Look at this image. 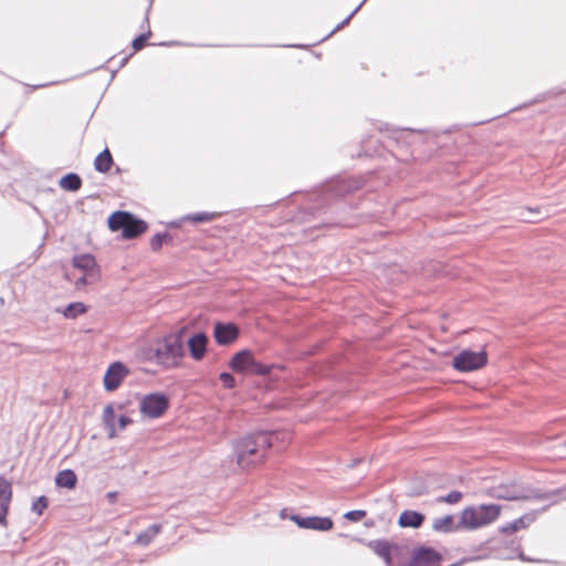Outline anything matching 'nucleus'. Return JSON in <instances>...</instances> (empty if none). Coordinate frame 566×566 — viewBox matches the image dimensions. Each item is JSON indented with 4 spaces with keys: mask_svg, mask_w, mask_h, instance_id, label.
Masks as SVG:
<instances>
[{
    "mask_svg": "<svg viewBox=\"0 0 566 566\" xmlns=\"http://www.w3.org/2000/svg\"><path fill=\"white\" fill-rule=\"evenodd\" d=\"M128 375V369L124 364L113 363L104 375V387L107 391H113L119 387L124 378Z\"/></svg>",
    "mask_w": 566,
    "mask_h": 566,
    "instance_id": "9d476101",
    "label": "nucleus"
},
{
    "mask_svg": "<svg viewBox=\"0 0 566 566\" xmlns=\"http://www.w3.org/2000/svg\"><path fill=\"white\" fill-rule=\"evenodd\" d=\"M292 521H294L300 527L307 530L329 531L333 527V521L329 517H302L298 515H293Z\"/></svg>",
    "mask_w": 566,
    "mask_h": 566,
    "instance_id": "f8f14e48",
    "label": "nucleus"
},
{
    "mask_svg": "<svg viewBox=\"0 0 566 566\" xmlns=\"http://www.w3.org/2000/svg\"><path fill=\"white\" fill-rule=\"evenodd\" d=\"M103 422L107 428V436L114 439L117 436V428L115 423V411L113 405H107L103 410Z\"/></svg>",
    "mask_w": 566,
    "mask_h": 566,
    "instance_id": "f3484780",
    "label": "nucleus"
},
{
    "mask_svg": "<svg viewBox=\"0 0 566 566\" xmlns=\"http://www.w3.org/2000/svg\"><path fill=\"white\" fill-rule=\"evenodd\" d=\"M217 216L218 214L214 212H198V213L188 214L184 219L195 222V223H200V222L212 221L216 219Z\"/></svg>",
    "mask_w": 566,
    "mask_h": 566,
    "instance_id": "393cba45",
    "label": "nucleus"
},
{
    "mask_svg": "<svg viewBox=\"0 0 566 566\" xmlns=\"http://www.w3.org/2000/svg\"><path fill=\"white\" fill-rule=\"evenodd\" d=\"M462 499V493L459 491H452L448 493L442 501L449 504H455Z\"/></svg>",
    "mask_w": 566,
    "mask_h": 566,
    "instance_id": "2f4dec72",
    "label": "nucleus"
},
{
    "mask_svg": "<svg viewBox=\"0 0 566 566\" xmlns=\"http://www.w3.org/2000/svg\"><path fill=\"white\" fill-rule=\"evenodd\" d=\"M74 268L83 271V275L77 279L76 285H87L96 283L99 279V271L95 258L92 254L84 253L75 255L72 260Z\"/></svg>",
    "mask_w": 566,
    "mask_h": 566,
    "instance_id": "6e6552de",
    "label": "nucleus"
},
{
    "mask_svg": "<svg viewBox=\"0 0 566 566\" xmlns=\"http://www.w3.org/2000/svg\"><path fill=\"white\" fill-rule=\"evenodd\" d=\"M190 355L195 360H200L207 349V336L203 333H198L188 340Z\"/></svg>",
    "mask_w": 566,
    "mask_h": 566,
    "instance_id": "2eb2a0df",
    "label": "nucleus"
},
{
    "mask_svg": "<svg viewBox=\"0 0 566 566\" xmlns=\"http://www.w3.org/2000/svg\"><path fill=\"white\" fill-rule=\"evenodd\" d=\"M169 238V235L167 233H157L155 234L151 240H150V247L154 251H157L161 248L164 241Z\"/></svg>",
    "mask_w": 566,
    "mask_h": 566,
    "instance_id": "cd10ccee",
    "label": "nucleus"
},
{
    "mask_svg": "<svg viewBox=\"0 0 566 566\" xmlns=\"http://www.w3.org/2000/svg\"><path fill=\"white\" fill-rule=\"evenodd\" d=\"M107 495H108V497L114 499L116 496V493L109 492Z\"/></svg>",
    "mask_w": 566,
    "mask_h": 566,
    "instance_id": "c9c22d12",
    "label": "nucleus"
},
{
    "mask_svg": "<svg viewBox=\"0 0 566 566\" xmlns=\"http://www.w3.org/2000/svg\"><path fill=\"white\" fill-rule=\"evenodd\" d=\"M46 507L48 499L45 496H40L32 503V511L38 515H41Z\"/></svg>",
    "mask_w": 566,
    "mask_h": 566,
    "instance_id": "bb28decb",
    "label": "nucleus"
},
{
    "mask_svg": "<svg viewBox=\"0 0 566 566\" xmlns=\"http://www.w3.org/2000/svg\"><path fill=\"white\" fill-rule=\"evenodd\" d=\"M160 524H153L137 536L136 543L143 546H147L160 533Z\"/></svg>",
    "mask_w": 566,
    "mask_h": 566,
    "instance_id": "4be33fe9",
    "label": "nucleus"
},
{
    "mask_svg": "<svg viewBox=\"0 0 566 566\" xmlns=\"http://www.w3.org/2000/svg\"><path fill=\"white\" fill-rule=\"evenodd\" d=\"M149 35H150V31H148L147 33H143L139 36H137L136 39H134L133 43H132L133 49L135 51L140 50L144 46L146 40L149 38Z\"/></svg>",
    "mask_w": 566,
    "mask_h": 566,
    "instance_id": "c756f323",
    "label": "nucleus"
},
{
    "mask_svg": "<svg viewBox=\"0 0 566 566\" xmlns=\"http://www.w3.org/2000/svg\"><path fill=\"white\" fill-rule=\"evenodd\" d=\"M56 313H61L67 319H75L86 312V306L82 302H74L64 308H56Z\"/></svg>",
    "mask_w": 566,
    "mask_h": 566,
    "instance_id": "6ab92c4d",
    "label": "nucleus"
},
{
    "mask_svg": "<svg viewBox=\"0 0 566 566\" xmlns=\"http://www.w3.org/2000/svg\"><path fill=\"white\" fill-rule=\"evenodd\" d=\"M453 518L451 515H446L433 521L432 527L437 532H450L452 530Z\"/></svg>",
    "mask_w": 566,
    "mask_h": 566,
    "instance_id": "b1692460",
    "label": "nucleus"
},
{
    "mask_svg": "<svg viewBox=\"0 0 566 566\" xmlns=\"http://www.w3.org/2000/svg\"><path fill=\"white\" fill-rule=\"evenodd\" d=\"M562 491L542 492L539 490L523 489L516 484H499L486 490L490 497L499 500H532L549 501L551 504L557 503L558 494Z\"/></svg>",
    "mask_w": 566,
    "mask_h": 566,
    "instance_id": "7ed1b4c3",
    "label": "nucleus"
},
{
    "mask_svg": "<svg viewBox=\"0 0 566 566\" xmlns=\"http://www.w3.org/2000/svg\"><path fill=\"white\" fill-rule=\"evenodd\" d=\"M113 164V158L107 148L97 155L94 160V167L99 172H107Z\"/></svg>",
    "mask_w": 566,
    "mask_h": 566,
    "instance_id": "412c9836",
    "label": "nucleus"
},
{
    "mask_svg": "<svg viewBox=\"0 0 566 566\" xmlns=\"http://www.w3.org/2000/svg\"><path fill=\"white\" fill-rule=\"evenodd\" d=\"M220 380L222 381L223 386L226 388H233L235 386V379L234 377L229 373H221L220 374Z\"/></svg>",
    "mask_w": 566,
    "mask_h": 566,
    "instance_id": "7c9ffc66",
    "label": "nucleus"
},
{
    "mask_svg": "<svg viewBox=\"0 0 566 566\" xmlns=\"http://www.w3.org/2000/svg\"><path fill=\"white\" fill-rule=\"evenodd\" d=\"M169 407V399L165 394L153 392L144 396L139 402V410L144 417L156 419L161 417Z\"/></svg>",
    "mask_w": 566,
    "mask_h": 566,
    "instance_id": "1a4fd4ad",
    "label": "nucleus"
},
{
    "mask_svg": "<svg viewBox=\"0 0 566 566\" xmlns=\"http://www.w3.org/2000/svg\"><path fill=\"white\" fill-rule=\"evenodd\" d=\"M501 514L497 504H482L465 507L460 515L459 524L465 530H478L495 522Z\"/></svg>",
    "mask_w": 566,
    "mask_h": 566,
    "instance_id": "20e7f679",
    "label": "nucleus"
},
{
    "mask_svg": "<svg viewBox=\"0 0 566 566\" xmlns=\"http://www.w3.org/2000/svg\"><path fill=\"white\" fill-rule=\"evenodd\" d=\"M81 186L82 180L76 174H67L60 180V187L64 190L76 191Z\"/></svg>",
    "mask_w": 566,
    "mask_h": 566,
    "instance_id": "5701e85b",
    "label": "nucleus"
},
{
    "mask_svg": "<svg viewBox=\"0 0 566 566\" xmlns=\"http://www.w3.org/2000/svg\"><path fill=\"white\" fill-rule=\"evenodd\" d=\"M440 555L432 548L415 551L410 566H439Z\"/></svg>",
    "mask_w": 566,
    "mask_h": 566,
    "instance_id": "ddd939ff",
    "label": "nucleus"
},
{
    "mask_svg": "<svg viewBox=\"0 0 566 566\" xmlns=\"http://www.w3.org/2000/svg\"><path fill=\"white\" fill-rule=\"evenodd\" d=\"M229 367L237 373L264 376L271 371L270 365H264L254 359L253 354L243 349L237 353L230 360Z\"/></svg>",
    "mask_w": 566,
    "mask_h": 566,
    "instance_id": "423d86ee",
    "label": "nucleus"
},
{
    "mask_svg": "<svg viewBox=\"0 0 566 566\" xmlns=\"http://www.w3.org/2000/svg\"><path fill=\"white\" fill-rule=\"evenodd\" d=\"M364 1L357 6L355 8V10L343 21L340 22L332 32L331 34H333L334 32H336L337 30L342 29L345 24H347L349 22V20L354 17V14L360 9V7L363 6Z\"/></svg>",
    "mask_w": 566,
    "mask_h": 566,
    "instance_id": "473e14b6",
    "label": "nucleus"
},
{
    "mask_svg": "<svg viewBox=\"0 0 566 566\" xmlns=\"http://www.w3.org/2000/svg\"><path fill=\"white\" fill-rule=\"evenodd\" d=\"M213 335L218 344L228 345L237 339L239 329L234 324L217 323L214 325Z\"/></svg>",
    "mask_w": 566,
    "mask_h": 566,
    "instance_id": "4468645a",
    "label": "nucleus"
},
{
    "mask_svg": "<svg viewBox=\"0 0 566 566\" xmlns=\"http://www.w3.org/2000/svg\"><path fill=\"white\" fill-rule=\"evenodd\" d=\"M488 363V354L484 350L473 352L464 349L452 359V366L462 373L474 371L484 367Z\"/></svg>",
    "mask_w": 566,
    "mask_h": 566,
    "instance_id": "0eeeda50",
    "label": "nucleus"
},
{
    "mask_svg": "<svg viewBox=\"0 0 566 566\" xmlns=\"http://www.w3.org/2000/svg\"><path fill=\"white\" fill-rule=\"evenodd\" d=\"M424 521V515L411 510L403 511L399 518L398 524L400 527H413L418 528L422 525Z\"/></svg>",
    "mask_w": 566,
    "mask_h": 566,
    "instance_id": "dca6fc26",
    "label": "nucleus"
},
{
    "mask_svg": "<svg viewBox=\"0 0 566 566\" xmlns=\"http://www.w3.org/2000/svg\"><path fill=\"white\" fill-rule=\"evenodd\" d=\"M374 552L381 557L387 566H391V545L387 541H375L370 543Z\"/></svg>",
    "mask_w": 566,
    "mask_h": 566,
    "instance_id": "aec40b11",
    "label": "nucleus"
},
{
    "mask_svg": "<svg viewBox=\"0 0 566 566\" xmlns=\"http://www.w3.org/2000/svg\"><path fill=\"white\" fill-rule=\"evenodd\" d=\"M132 423V419L127 416H120L118 418V424L116 426L117 428V431L118 430H124L128 424Z\"/></svg>",
    "mask_w": 566,
    "mask_h": 566,
    "instance_id": "72a5a7b5",
    "label": "nucleus"
},
{
    "mask_svg": "<svg viewBox=\"0 0 566 566\" xmlns=\"http://www.w3.org/2000/svg\"><path fill=\"white\" fill-rule=\"evenodd\" d=\"M108 227L113 231L122 230L126 239L135 238L146 231L147 224L125 211H116L108 218Z\"/></svg>",
    "mask_w": 566,
    "mask_h": 566,
    "instance_id": "39448f33",
    "label": "nucleus"
},
{
    "mask_svg": "<svg viewBox=\"0 0 566 566\" xmlns=\"http://www.w3.org/2000/svg\"><path fill=\"white\" fill-rule=\"evenodd\" d=\"M501 532L502 533H505V534H509V533H514V531L511 530V523L504 525L501 527Z\"/></svg>",
    "mask_w": 566,
    "mask_h": 566,
    "instance_id": "f704fd0d",
    "label": "nucleus"
},
{
    "mask_svg": "<svg viewBox=\"0 0 566 566\" xmlns=\"http://www.w3.org/2000/svg\"><path fill=\"white\" fill-rule=\"evenodd\" d=\"M184 354V343L180 333H171L163 338H158L145 349V357L149 361H154L165 368L178 366Z\"/></svg>",
    "mask_w": 566,
    "mask_h": 566,
    "instance_id": "f257e3e1",
    "label": "nucleus"
},
{
    "mask_svg": "<svg viewBox=\"0 0 566 566\" xmlns=\"http://www.w3.org/2000/svg\"><path fill=\"white\" fill-rule=\"evenodd\" d=\"M363 1L365 2L366 0H363Z\"/></svg>",
    "mask_w": 566,
    "mask_h": 566,
    "instance_id": "e433bc0d",
    "label": "nucleus"
},
{
    "mask_svg": "<svg viewBox=\"0 0 566 566\" xmlns=\"http://www.w3.org/2000/svg\"><path fill=\"white\" fill-rule=\"evenodd\" d=\"M271 447L269 434L259 432L243 437L233 442V452L237 464L241 469H248L264 458L265 451Z\"/></svg>",
    "mask_w": 566,
    "mask_h": 566,
    "instance_id": "f03ea898",
    "label": "nucleus"
},
{
    "mask_svg": "<svg viewBox=\"0 0 566 566\" xmlns=\"http://www.w3.org/2000/svg\"><path fill=\"white\" fill-rule=\"evenodd\" d=\"M365 515H366L365 511L355 510V511H349V512L345 513L344 517L348 521L359 522L360 520H363L365 517Z\"/></svg>",
    "mask_w": 566,
    "mask_h": 566,
    "instance_id": "c85d7f7f",
    "label": "nucleus"
},
{
    "mask_svg": "<svg viewBox=\"0 0 566 566\" xmlns=\"http://www.w3.org/2000/svg\"><path fill=\"white\" fill-rule=\"evenodd\" d=\"M534 520H535V515L526 514V515L511 522V530L516 532V531L526 528Z\"/></svg>",
    "mask_w": 566,
    "mask_h": 566,
    "instance_id": "a878e982",
    "label": "nucleus"
},
{
    "mask_svg": "<svg viewBox=\"0 0 566 566\" xmlns=\"http://www.w3.org/2000/svg\"><path fill=\"white\" fill-rule=\"evenodd\" d=\"M12 501V485L6 478L0 476V526L8 525L7 514Z\"/></svg>",
    "mask_w": 566,
    "mask_h": 566,
    "instance_id": "9b49d317",
    "label": "nucleus"
},
{
    "mask_svg": "<svg viewBox=\"0 0 566 566\" xmlns=\"http://www.w3.org/2000/svg\"><path fill=\"white\" fill-rule=\"evenodd\" d=\"M77 482V476L74 471L65 469L60 471L55 476V484L59 488L74 489Z\"/></svg>",
    "mask_w": 566,
    "mask_h": 566,
    "instance_id": "a211bd4d",
    "label": "nucleus"
}]
</instances>
